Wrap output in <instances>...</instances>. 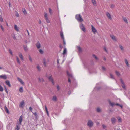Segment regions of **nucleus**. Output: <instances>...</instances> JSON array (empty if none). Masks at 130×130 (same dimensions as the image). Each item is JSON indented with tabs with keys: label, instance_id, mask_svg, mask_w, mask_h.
Instances as JSON below:
<instances>
[{
	"label": "nucleus",
	"instance_id": "27",
	"mask_svg": "<svg viewBox=\"0 0 130 130\" xmlns=\"http://www.w3.org/2000/svg\"><path fill=\"white\" fill-rule=\"evenodd\" d=\"M109 104H110L112 107L113 106L115 105L114 103H111L110 100H109Z\"/></svg>",
	"mask_w": 130,
	"mask_h": 130
},
{
	"label": "nucleus",
	"instance_id": "13",
	"mask_svg": "<svg viewBox=\"0 0 130 130\" xmlns=\"http://www.w3.org/2000/svg\"><path fill=\"white\" fill-rule=\"evenodd\" d=\"M111 121L112 124H114L116 122V119L113 117H112L111 118Z\"/></svg>",
	"mask_w": 130,
	"mask_h": 130
},
{
	"label": "nucleus",
	"instance_id": "25",
	"mask_svg": "<svg viewBox=\"0 0 130 130\" xmlns=\"http://www.w3.org/2000/svg\"><path fill=\"white\" fill-rule=\"evenodd\" d=\"M125 63L126 64V65H127V66L129 67L130 66L128 64V60H127L126 59H125Z\"/></svg>",
	"mask_w": 130,
	"mask_h": 130
},
{
	"label": "nucleus",
	"instance_id": "4",
	"mask_svg": "<svg viewBox=\"0 0 130 130\" xmlns=\"http://www.w3.org/2000/svg\"><path fill=\"white\" fill-rule=\"evenodd\" d=\"M80 27L84 32H85L86 31L85 28L82 23H81L80 25Z\"/></svg>",
	"mask_w": 130,
	"mask_h": 130
},
{
	"label": "nucleus",
	"instance_id": "57",
	"mask_svg": "<svg viewBox=\"0 0 130 130\" xmlns=\"http://www.w3.org/2000/svg\"><path fill=\"white\" fill-rule=\"evenodd\" d=\"M59 47L60 48H61V49H62L63 47V46L61 44H60V45Z\"/></svg>",
	"mask_w": 130,
	"mask_h": 130
},
{
	"label": "nucleus",
	"instance_id": "11",
	"mask_svg": "<svg viewBox=\"0 0 130 130\" xmlns=\"http://www.w3.org/2000/svg\"><path fill=\"white\" fill-rule=\"evenodd\" d=\"M21 125H20L19 123H17L15 130H19L20 129V126Z\"/></svg>",
	"mask_w": 130,
	"mask_h": 130
},
{
	"label": "nucleus",
	"instance_id": "35",
	"mask_svg": "<svg viewBox=\"0 0 130 130\" xmlns=\"http://www.w3.org/2000/svg\"><path fill=\"white\" fill-rule=\"evenodd\" d=\"M67 52V50L66 48H64L63 53V54L64 55L66 54Z\"/></svg>",
	"mask_w": 130,
	"mask_h": 130
},
{
	"label": "nucleus",
	"instance_id": "61",
	"mask_svg": "<svg viewBox=\"0 0 130 130\" xmlns=\"http://www.w3.org/2000/svg\"><path fill=\"white\" fill-rule=\"evenodd\" d=\"M13 38L14 39H16V37L15 35H14L13 36Z\"/></svg>",
	"mask_w": 130,
	"mask_h": 130
},
{
	"label": "nucleus",
	"instance_id": "42",
	"mask_svg": "<svg viewBox=\"0 0 130 130\" xmlns=\"http://www.w3.org/2000/svg\"><path fill=\"white\" fill-rule=\"evenodd\" d=\"M4 89H5V91L6 92V93L7 94H8V91H7V89L6 87L5 86V87H4Z\"/></svg>",
	"mask_w": 130,
	"mask_h": 130
},
{
	"label": "nucleus",
	"instance_id": "37",
	"mask_svg": "<svg viewBox=\"0 0 130 130\" xmlns=\"http://www.w3.org/2000/svg\"><path fill=\"white\" fill-rule=\"evenodd\" d=\"M39 51L40 53L41 54H43V51L41 49H39Z\"/></svg>",
	"mask_w": 130,
	"mask_h": 130
},
{
	"label": "nucleus",
	"instance_id": "55",
	"mask_svg": "<svg viewBox=\"0 0 130 130\" xmlns=\"http://www.w3.org/2000/svg\"><path fill=\"white\" fill-rule=\"evenodd\" d=\"M32 108L31 107H30L29 108V110L31 111V112H32Z\"/></svg>",
	"mask_w": 130,
	"mask_h": 130
},
{
	"label": "nucleus",
	"instance_id": "36",
	"mask_svg": "<svg viewBox=\"0 0 130 130\" xmlns=\"http://www.w3.org/2000/svg\"><path fill=\"white\" fill-rule=\"evenodd\" d=\"M38 79H39V81L40 82H43L44 81V79L42 78H39Z\"/></svg>",
	"mask_w": 130,
	"mask_h": 130
},
{
	"label": "nucleus",
	"instance_id": "60",
	"mask_svg": "<svg viewBox=\"0 0 130 130\" xmlns=\"http://www.w3.org/2000/svg\"><path fill=\"white\" fill-rule=\"evenodd\" d=\"M16 15L17 17H18L19 16V14L17 12L16 13Z\"/></svg>",
	"mask_w": 130,
	"mask_h": 130
},
{
	"label": "nucleus",
	"instance_id": "23",
	"mask_svg": "<svg viewBox=\"0 0 130 130\" xmlns=\"http://www.w3.org/2000/svg\"><path fill=\"white\" fill-rule=\"evenodd\" d=\"M19 57L22 60H23L24 58L22 54L21 53H19Z\"/></svg>",
	"mask_w": 130,
	"mask_h": 130
},
{
	"label": "nucleus",
	"instance_id": "10",
	"mask_svg": "<svg viewBox=\"0 0 130 130\" xmlns=\"http://www.w3.org/2000/svg\"><path fill=\"white\" fill-rule=\"evenodd\" d=\"M49 80L51 81L52 83L53 84H54V82L53 79L52 78V75H51L50 76H49L48 78Z\"/></svg>",
	"mask_w": 130,
	"mask_h": 130
},
{
	"label": "nucleus",
	"instance_id": "14",
	"mask_svg": "<svg viewBox=\"0 0 130 130\" xmlns=\"http://www.w3.org/2000/svg\"><path fill=\"white\" fill-rule=\"evenodd\" d=\"M36 45L38 48H39L41 46V44L39 41H38L36 44Z\"/></svg>",
	"mask_w": 130,
	"mask_h": 130
},
{
	"label": "nucleus",
	"instance_id": "2",
	"mask_svg": "<svg viewBox=\"0 0 130 130\" xmlns=\"http://www.w3.org/2000/svg\"><path fill=\"white\" fill-rule=\"evenodd\" d=\"M93 123L92 121L91 120H89L88 121L87 123V126L89 127H92L93 125Z\"/></svg>",
	"mask_w": 130,
	"mask_h": 130
},
{
	"label": "nucleus",
	"instance_id": "46",
	"mask_svg": "<svg viewBox=\"0 0 130 130\" xmlns=\"http://www.w3.org/2000/svg\"><path fill=\"white\" fill-rule=\"evenodd\" d=\"M37 68L39 71H40V69L39 66H37Z\"/></svg>",
	"mask_w": 130,
	"mask_h": 130
},
{
	"label": "nucleus",
	"instance_id": "63",
	"mask_svg": "<svg viewBox=\"0 0 130 130\" xmlns=\"http://www.w3.org/2000/svg\"><path fill=\"white\" fill-rule=\"evenodd\" d=\"M39 24H41V21L40 20H39Z\"/></svg>",
	"mask_w": 130,
	"mask_h": 130
},
{
	"label": "nucleus",
	"instance_id": "1",
	"mask_svg": "<svg viewBox=\"0 0 130 130\" xmlns=\"http://www.w3.org/2000/svg\"><path fill=\"white\" fill-rule=\"evenodd\" d=\"M75 19L79 22H81L83 21L82 16L80 14H77L75 16Z\"/></svg>",
	"mask_w": 130,
	"mask_h": 130
},
{
	"label": "nucleus",
	"instance_id": "17",
	"mask_svg": "<svg viewBox=\"0 0 130 130\" xmlns=\"http://www.w3.org/2000/svg\"><path fill=\"white\" fill-rule=\"evenodd\" d=\"M67 75L70 78H73V76L72 74H69L68 71H67Z\"/></svg>",
	"mask_w": 130,
	"mask_h": 130
},
{
	"label": "nucleus",
	"instance_id": "59",
	"mask_svg": "<svg viewBox=\"0 0 130 130\" xmlns=\"http://www.w3.org/2000/svg\"><path fill=\"white\" fill-rule=\"evenodd\" d=\"M104 50L106 52H107V50H106V48L105 47H104Z\"/></svg>",
	"mask_w": 130,
	"mask_h": 130
},
{
	"label": "nucleus",
	"instance_id": "26",
	"mask_svg": "<svg viewBox=\"0 0 130 130\" xmlns=\"http://www.w3.org/2000/svg\"><path fill=\"white\" fill-rule=\"evenodd\" d=\"M22 10L24 14L25 15H26L27 14V12L25 9L24 8H23L22 9Z\"/></svg>",
	"mask_w": 130,
	"mask_h": 130
},
{
	"label": "nucleus",
	"instance_id": "43",
	"mask_svg": "<svg viewBox=\"0 0 130 130\" xmlns=\"http://www.w3.org/2000/svg\"><path fill=\"white\" fill-rule=\"evenodd\" d=\"M102 69L103 71H105L106 70V68L103 66L102 67Z\"/></svg>",
	"mask_w": 130,
	"mask_h": 130
},
{
	"label": "nucleus",
	"instance_id": "64",
	"mask_svg": "<svg viewBox=\"0 0 130 130\" xmlns=\"http://www.w3.org/2000/svg\"><path fill=\"white\" fill-rule=\"evenodd\" d=\"M119 106L121 108H123V106L122 105H119Z\"/></svg>",
	"mask_w": 130,
	"mask_h": 130
},
{
	"label": "nucleus",
	"instance_id": "49",
	"mask_svg": "<svg viewBox=\"0 0 130 130\" xmlns=\"http://www.w3.org/2000/svg\"><path fill=\"white\" fill-rule=\"evenodd\" d=\"M9 53L11 54V55L12 56H13V54L12 53V51H11V50L10 49H9Z\"/></svg>",
	"mask_w": 130,
	"mask_h": 130
},
{
	"label": "nucleus",
	"instance_id": "32",
	"mask_svg": "<svg viewBox=\"0 0 130 130\" xmlns=\"http://www.w3.org/2000/svg\"><path fill=\"white\" fill-rule=\"evenodd\" d=\"M16 59H17V62L18 63V64H20V61L19 60L18 57L17 56H16Z\"/></svg>",
	"mask_w": 130,
	"mask_h": 130
},
{
	"label": "nucleus",
	"instance_id": "45",
	"mask_svg": "<svg viewBox=\"0 0 130 130\" xmlns=\"http://www.w3.org/2000/svg\"><path fill=\"white\" fill-rule=\"evenodd\" d=\"M97 111L98 112H100L101 111V109L99 108H98L97 109Z\"/></svg>",
	"mask_w": 130,
	"mask_h": 130
},
{
	"label": "nucleus",
	"instance_id": "12",
	"mask_svg": "<svg viewBox=\"0 0 130 130\" xmlns=\"http://www.w3.org/2000/svg\"><path fill=\"white\" fill-rule=\"evenodd\" d=\"M0 78L5 80L7 79V77L6 75H0Z\"/></svg>",
	"mask_w": 130,
	"mask_h": 130
},
{
	"label": "nucleus",
	"instance_id": "5",
	"mask_svg": "<svg viewBox=\"0 0 130 130\" xmlns=\"http://www.w3.org/2000/svg\"><path fill=\"white\" fill-rule=\"evenodd\" d=\"M91 26L92 27L91 29L92 32L94 34H95L97 32V30L94 27V26L93 25H91Z\"/></svg>",
	"mask_w": 130,
	"mask_h": 130
},
{
	"label": "nucleus",
	"instance_id": "19",
	"mask_svg": "<svg viewBox=\"0 0 130 130\" xmlns=\"http://www.w3.org/2000/svg\"><path fill=\"white\" fill-rule=\"evenodd\" d=\"M4 109L5 111L6 112V113L8 114H9V110L8 109L7 107H6V106H5L4 107Z\"/></svg>",
	"mask_w": 130,
	"mask_h": 130
},
{
	"label": "nucleus",
	"instance_id": "53",
	"mask_svg": "<svg viewBox=\"0 0 130 130\" xmlns=\"http://www.w3.org/2000/svg\"><path fill=\"white\" fill-rule=\"evenodd\" d=\"M57 88L58 90H59L60 89V88L59 85H57Z\"/></svg>",
	"mask_w": 130,
	"mask_h": 130
},
{
	"label": "nucleus",
	"instance_id": "40",
	"mask_svg": "<svg viewBox=\"0 0 130 130\" xmlns=\"http://www.w3.org/2000/svg\"><path fill=\"white\" fill-rule=\"evenodd\" d=\"M119 47H120V49L122 50L123 51V50H124L122 46L121 45H119Z\"/></svg>",
	"mask_w": 130,
	"mask_h": 130
},
{
	"label": "nucleus",
	"instance_id": "44",
	"mask_svg": "<svg viewBox=\"0 0 130 130\" xmlns=\"http://www.w3.org/2000/svg\"><path fill=\"white\" fill-rule=\"evenodd\" d=\"M0 27L2 31H4V29L3 27H2V26L1 25H0Z\"/></svg>",
	"mask_w": 130,
	"mask_h": 130
},
{
	"label": "nucleus",
	"instance_id": "21",
	"mask_svg": "<svg viewBox=\"0 0 130 130\" xmlns=\"http://www.w3.org/2000/svg\"><path fill=\"white\" fill-rule=\"evenodd\" d=\"M43 65L45 67L46 66V60L45 58H44L43 60Z\"/></svg>",
	"mask_w": 130,
	"mask_h": 130
},
{
	"label": "nucleus",
	"instance_id": "39",
	"mask_svg": "<svg viewBox=\"0 0 130 130\" xmlns=\"http://www.w3.org/2000/svg\"><path fill=\"white\" fill-rule=\"evenodd\" d=\"M118 119L119 122H122L121 119L120 117H119L118 118Z\"/></svg>",
	"mask_w": 130,
	"mask_h": 130
},
{
	"label": "nucleus",
	"instance_id": "8",
	"mask_svg": "<svg viewBox=\"0 0 130 130\" xmlns=\"http://www.w3.org/2000/svg\"><path fill=\"white\" fill-rule=\"evenodd\" d=\"M24 105V101H22L20 103L19 106L20 107L23 108Z\"/></svg>",
	"mask_w": 130,
	"mask_h": 130
},
{
	"label": "nucleus",
	"instance_id": "30",
	"mask_svg": "<svg viewBox=\"0 0 130 130\" xmlns=\"http://www.w3.org/2000/svg\"><path fill=\"white\" fill-rule=\"evenodd\" d=\"M77 49L78 50V51L80 52H82V50L81 48L79 46L77 47Z\"/></svg>",
	"mask_w": 130,
	"mask_h": 130
},
{
	"label": "nucleus",
	"instance_id": "18",
	"mask_svg": "<svg viewBox=\"0 0 130 130\" xmlns=\"http://www.w3.org/2000/svg\"><path fill=\"white\" fill-rule=\"evenodd\" d=\"M14 27L15 29L17 32L19 31V29L18 27L15 24L14 25Z\"/></svg>",
	"mask_w": 130,
	"mask_h": 130
},
{
	"label": "nucleus",
	"instance_id": "38",
	"mask_svg": "<svg viewBox=\"0 0 130 130\" xmlns=\"http://www.w3.org/2000/svg\"><path fill=\"white\" fill-rule=\"evenodd\" d=\"M3 90V88L0 85V91H2Z\"/></svg>",
	"mask_w": 130,
	"mask_h": 130
},
{
	"label": "nucleus",
	"instance_id": "24",
	"mask_svg": "<svg viewBox=\"0 0 130 130\" xmlns=\"http://www.w3.org/2000/svg\"><path fill=\"white\" fill-rule=\"evenodd\" d=\"M123 20H124V22L126 23H128V21L127 20V19L125 17H123Z\"/></svg>",
	"mask_w": 130,
	"mask_h": 130
},
{
	"label": "nucleus",
	"instance_id": "34",
	"mask_svg": "<svg viewBox=\"0 0 130 130\" xmlns=\"http://www.w3.org/2000/svg\"><path fill=\"white\" fill-rule=\"evenodd\" d=\"M57 100V98L56 96H54L52 98V100L53 101H56Z\"/></svg>",
	"mask_w": 130,
	"mask_h": 130
},
{
	"label": "nucleus",
	"instance_id": "7",
	"mask_svg": "<svg viewBox=\"0 0 130 130\" xmlns=\"http://www.w3.org/2000/svg\"><path fill=\"white\" fill-rule=\"evenodd\" d=\"M120 81L121 82V83L122 84V87L124 89H125V84L124 82L123 81V80L122 79H120Z\"/></svg>",
	"mask_w": 130,
	"mask_h": 130
},
{
	"label": "nucleus",
	"instance_id": "33",
	"mask_svg": "<svg viewBox=\"0 0 130 130\" xmlns=\"http://www.w3.org/2000/svg\"><path fill=\"white\" fill-rule=\"evenodd\" d=\"M49 12L51 15L52 13V11L50 8H49L48 9Z\"/></svg>",
	"mask_w": 130,
	"mask_h": 130
},
{
	"label": "nucleus",
	"instance_id": "28",
	"mask_svg": "<svg viewBox=\"0 0 130 130\" xmlns=\"http://www.w3.org/2000/svg\"><path fill=\"white\" fill-rule=\"evenodd\" d=\"M60 36H61V38H62L63 39H64V35L63 34L62 32H60Z\"/></svg>",
	"mask_w": 130,
	"mask_h": 130
},
{
	"label": "nucleus",
	"instance_id": "58",
	"mask_svg": "<svg viewBox=\"0 0 130 130\" xmlns=\"http://www.w3.org/2000/svg\"><path fill=\"white\" fill-rule=\"evenodd\" d=\"M102 127L103 128H105L106 127V126L104 124L102 125Z\"/></svg>",
	"mask_w": 130,
	"mask_h": 130
},
{
	"label": "nucleus",
	"instance_id": "9",
	"mask_svg": "<svg viewBox=\"0 0 130 130\" xmlns=\"http://www.w3.org/2000/svg\"><path fill=\"white\" fill-rule=\"evenodd\" d=\"M106 13L107 16L108 18V19L110 20H111L112 19L111 17V16L109 13L108 12H106Z\"/></svg>",
	"mask_w": 130,
	"mask_h": 130
},
{
	"label": "nucleus",
	"instance_id": "41",
	"mask_svg": "<svg viewBox=\"0 0 130 130\" xmlns=\"http://www.w3.org/2000/svg\"><path fill=\"white\" fill-rule=\"evenodd\" d=\"M115 7V5L114 4H112L110 6V7L112 8L113 9Z\"/></svg>",
	"mask_w": 130,
	"mask_h": 130
},
{
	"label": "nucleus",
	"instance_id": "22",
	"mask_svg": "<svg viewBox=\"0 0 130 130\" xmlns=\"http://www.w3.org/2000/svg\"><path fill=\"white\" fill-rule=\"evenodd\" d=\"M110 37L113 40L115 41H116V39L114 35H110Z\"/></svg>",
	"mask_w": 130,
	"mask_h": 130
},
{
	"label": "nucleus",
	"instance_id": "51",
	"mask_svg": "<svg viewBox=\"0 0 130 130\" xmlns=\"http://www.w3.org/2000/svg\"><path fill=\"white\" fill-rule=\"evenodd\" d=\"M110 77L111 78L113 79H114V77L113 75H112L111 74H110Z\"/></svg>",
	"mask_w": 130,
	"mask_h": 130
},
{
	"label": "nucleus",
	"instance_id": "52",
	"mask_svg": "<svg viewBox=\"0 0 130 130\" xmlns=\"http://www.w3.org/2000/svg\"><path fill=\"white\" fill-rule=\"evenodd\" d=\"M116 74L118 75V76H119L120 75V74L119 73V72H118L117 71H116Z\"/></svg>",
	"mask_w": 130,
	"mask_h": 130
},
{
	"label": "nucleus",
	"instance_id": "31",
	"mask_svg": "<svg viewBox=\"0 0 130 130\" xmlns=\"http://www.w3.org/2000/svg\"><path fill=\"white\" fill-rule=\"evenodd\" d=\"M32 113H33V114L34 115L35 118L36 119L37 118L38 116L37 113L35 112H32Z\"/></svg>",
	"mask_w": 130,
	"mask_h": 130
},
{
	"label": "nucleus",
	"instance_id": "50",
	"mask_svg": "<svg viewBox=\"0 0 130 130\" xmlns=\"http://www.w3.org/2000/svg\"><path fill=\"white\" fill-rule=\"evenodd\" d=\"M3 21V19L2 18V17L1 15H0V21L1 22H2Z\"/></svg>",
	"mask_w": 130,
	"mask_h": 130
},
{
	"label": "nucleus",
	"instance_id": "47",
	"mask_svg": "<svg viewBox=\"0 0 130 130\" xmlns=\"http://www.w3.org/2000/svg\"><path fill=\"white\" fill-rule=\"evenodd\" d=\"M29 59L30 61L31 62H32V59L30 55H29Z\"/></svg>",
	"mask_w": 130,
	"mask_h": 130
},
{
	"label": "nucleus",
	"instance_id": "3",
	"mask_svg": "<svg viewBox=\"0 0 130 130\" xmlns=\"http://www.w3.org/2000/svg\"><path fill=\"white\" fill-rule=\"evenodd\" d=\"M44 16L45 19L46 20L47 23H49L50 22V21L48 19L47 15L46 12H45L44 13Z\"/></svg>",
	"mask_w": 130,
	"mask_h": 130
},
{
	"label": "nucleus",
	"instance_id": "16",
	"mask_svg": "<svg viewBox=\"0 0 130 130\" xmlns=\"http://www.w3.org/2000/svg\"><path fill=\"white\" fill-rule=\"evenodd\" d=\"M18 80L21 83V84L22 85H24V82L19 77H17V78Z\"/></svg>",
	"mask_w": 130,
	"mask_h": 130
},
{
	"label": "nucleus",
	"instance_id": "6",
	"mask_svg": "<svg viewBox=\"0 0 130 130\" xmlns=\"http://www.w3.org/2000/svg\"><path fill=\"white\" fill-rule=\"evenodd\" d=\"M23 120V116L22 115L20 116L19 119V122H17L18 123H19L20 125H21L22 122Z\"/></svg>",
	"mask_w": 130,
	"mask_h": 130
},
{
	"label": "nucleus",
	"instance_id": "20",
	"mask_svg": "<svg viewBox=\"0 0 130 130\" xmlns=\"http://www.w3.org/2000/svg\"><path fill=\"white\" fill-rule=\"evenodd\" d=\"M5 83L7 85H8L9 87L11 86V85L9 81L8 80H6L5 81Z\"/></svg>",
	"mask_w": 130,
	"mask_h": 130
},
{
	"label": "nucleus",
	"instance_id": "29",
	"mask_svg": "<svg viewBox=\"0 0 130 130\" xmlns=\"http://www.w3.org/2000/svg\"><path fill=\"white\" fill-rule=\"evenodd\" d=\"M19 91L21 93H22L23 92V88L22 87H21L19 89Z\"/></svg>",
	"mask_w": 130,
	"mask_h": 130
},
{
	"label": "nucleus",
	"instance_id": "62",
	"mask_svg": "<svg viewBox=\"0 0 130 130\" xmlns=\"http://www.w3.org/2000/svg\"><path fill=\"white\" fill-rule=\"evenodd\" d=\"M46 112L47 115L48 116H49V113H48V111H46Z\"/></svg>",
	"mask_w": 130,
	"mask_h": 130
},
{
	"label": "nucleus",
	"instance_id": "48",
	"mask_svg": "<svg viewBox=\"0 0 130 130\" xmlns=\"http://www.w3.org/2000/svg\"><path fill=\"white\" fill-rule=\"evenodd\" d=\"M93 57H94L96 59L98 60V58L97 57V56L94 54H93Z\"/></svg>",
	"mask_w": 130,
	"mask_h": 130
},
{
	"label": "nucleus",
	"instance_id": "56",
	"mask_svg": "<svg viewBox=\"0 0 130 130\" xmlns=\"http://www.w3.org/2000/svg\"><path fill=\"white\" fill-rule=\"evenodd\" d=\"M45 110H46V111H48V110H47V108L46 106V105H45Z\"/></svg>",
	"mask_w": 130,
	"mask_h": 130
},
{
	"label": "nucleus",
	"instance_id": "15",
	"mask_svg": "<svg viewBox=\"0 0 130 130\" xmlns=\"http://www.w3.org/2000/svg\"><path fill=\"white\" fill-rule=\"evenodd\" d=\"M92 3L93 5L94 6L97 5V2L95 0H91Z\"/></svg>",
	"mask_w": 130,
	"mask_h": 130
},
{
	"label": "nucleus",
	"instance_id": "54",
	"mask_svg": "<svg viewBox=\"0 0 130 130\" xmlns=\"http://www.w3.org/2000/svg\"><path fill=\"white\" fill-rule=\"evenodd\" d=\"M24 49L25 51H26L27 50V46H24Z\"/></svg>",
	"mask_w": 130,
	"mask_h": 130
}]
</instances>
